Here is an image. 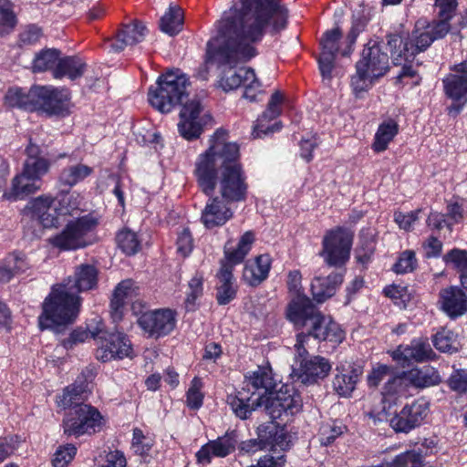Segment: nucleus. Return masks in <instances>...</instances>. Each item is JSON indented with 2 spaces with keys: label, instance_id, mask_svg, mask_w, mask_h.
Listing matches in <instances>:
<instances>
[{
  "label": "nucleus",
  "instance_id": "obj_1",
  "mask_svg": "<svg viewBox=\"0 0 467 467\" xmlns=\"http://www.w3.org/2000/svg\"><path fill=\"white\" fill-rule=\"evenodd\" d=\"M287 19L279 0H241L240 7H231L216 22L217 35L207 43V62L233 67L253 59L264 37L285 29Z\"/></svg>",
  "mask_w": 467,
  "mask_h": 467
},
{
  "label": "nucleus",
  "instance_id": "obj_2",
  "mask_svg": "<svg viewBox=\"0 0 467 467\" xmlns=\"http://www.w3.org/2000/svg\"><path fill=\"white\" fill-rule=\"evenodd\" d=\"M188 78L180 69L168 70L149 88L148 101L161 114L180 109L179 117H198L204 107L198 98H188Z\"/></svg>",
  "mask_w": 467,
  "mask_h": 467
},
{
  "label": "nucleus",
  "instance_id": "obj_3",
  "mask_svg": "<svg viewBox=\"0 0 467 467\" xmlns=\"http://www.w3.org/2000/svg\"><path fill=\"white\" fill-rule=\"evenodd\" d=\"M240 157L239 146L227 140V132L217 130L210 140L208 150L200 154L195 162L194 174L203 192L210 195L213 192L218 178V167L221 171L224 166Z\"/></svg>",
  "mask_w": 467,
  "mask_h": 467
},
{
  "label": "nucleus",
  "instance_id": "obj_4",
  "mask_svg": "<svg viewBox=\"0 0 467 467\" xmlns=\"http://www.w3.org/2000/svg\"><path fill=\"white\" fill-rule=\"evenodd\" d=\"M289 321L305 327L313 338L319 341L340 343L345 333L330 317L322 315L308 297H298L289 303L286 310Z\"/></svg>",
  "mask_w": 467,
  "mask_h": 467
},
{
  "label": "nucleus",
  "instance_id": "obj_5",
  "mask_svg": "<svg viewBox=\"0 0 467 467\" xmlns=\"http://www.w3.org/2000/svg\"><path fill=\"white\" fill-rule=\"evenodd\" d=\"M274 385L271 368L260 366L245 376L244 387L241 390L227 396V404L236 417L246 420L254 410L263 407Z\"/></svg>",
  "mask_w": 467,
  "mask_h": 467
},
{
  "label": "nucleus",
  "instance_id": "obj_6",
  "mask_svg": "<svg viewBox=\"0 0 467 467\" xmlns=\"http://www.w3.org/2000/svg\"><path fill=\"white\" fill-rule=\"evenodd\" d=\"M80 306V297L65 286L56 285L42 304V314L38 317L41 329H57L75 321Z\"/></svg>",
  "mask_w": 467,
  "mask_h": 467
},
{
  "label": "nucleus",
  "instance_id": "obj_7",
  "mask_svg": "<svg viewBox=\"0 0 467 467\" xmlns=\"http://www.w3.org/2000/svg\"><path fill=\"white\" fill-rule=\"evenodd\" d=\"M255 241L254 232H245L239 239L236 245L228 241L224 246V261L217 275L219 286L217 288V301L220 305H226L231 302L236 295L234 279L233 275L234 266L244 261L250 252Z\"/></svg>",
  "mask_w": 467,
  "mask_h": 467
},
{
  "label": "nucleus",
  "instance_id": "obj_8",
  "mask_svg": "<svg viewBox=\"0 0 467 467\" xmlns=\"http://www.w3.org/2000/svg\"><path fill=\"white\" fill-rule=\"evenodd\" d=\"M56 197L42 194L31 199L22 211V223L26 233L31 237H39L44 229L60 224Z\"/></svg>",
  "mask_w": 467,
  "mask_h": 467
},
{
  "label": "nucleus",
  "instance_id": "obj_9",
  "mask_svg": "<svg viewBox=\"0 0 467 467\" xmlns=\"http://www.w3.org/2000/svg\"><path fill=\"white\" fill-rule=\"evenodd\" d=\"M425 27L424 23L418 22L411 35L407 38L399 35L389 36L388 45L394 64H402L403 60L410 62L418 53L431 46L434 39Z\"/></svg>",
  "mask_w": 467,
  "mask_h": 467
},
{
  "label": "nucleus",
  "instance_id": "obj_10",
  "mask_svg": "<svg viewBox=\"0 0 467 467\" xmlns=\"http://www.w3.org/2000/svg\"><path fill=\"white\" fill-rule=\"evenodd\" d=\"M357 34L351 30L346 40H342L341 30L336 26L324 33L320 39L321 53L318 57L319 69L324 78H331L336 55L348 56L351 46L355 43Z\"/></svg>",
  "mask_w": 467,
  "mask_h": 467
},
{
  "label": "nucleus",
  "instance_id": "obj_11",
  "mask_svg": "<svg viewBox=\"0 0 467 467\" xmlns=\"http://www.w3.org/2000/svg\"><path fill=\"white\" fill-rule=\"evenodd\" d=\"M104 419L100 412L90 405L77 406L63 420V431L67 436L80 437L100 431Z\"/></svg>",
  "mask_w": 467,
  "mask_h": 467
},
{
  "label": "nucleus",
  "instance_id": "obj_12",
  "mask_svg": "<svg viewBox=\"0 0 467 467\" xmlns=\"http://www.w3.org/2000/svg\"><path fill=\"white\" fill-rule=\"evenodd\" d=\"M352 242L353 234L349 230L343 227L329 230L323 237L320 255L329 265H343L349 259Z\"/></svg>",
  "mask_w": 467,
  "mask_h": 467
},
{
  "label": "nucleus",
  "instance_id": "obj_13",
  "mask_svg": "<svg viewBox=\"0 0 467 467\" xmlns=\"http://www.w3.org/2000/svg\"><path fill=\"white\" fill-rule=\"evenodd\" d=\"M97 225L90 216H84L67 223L64 230L54 236L51 244L63 250H73L87 246L91 243L89 234Z\"/></svg>",
  "mask_w": 467,
  "mask_h": 467
},
{
  "label": "nucleus",
  "instance_id": "obj_14",
  "mask_svg": "<svg viewBox=\"0 0 467 467\" xmlns=\"http://www.w3.org/2000/svg\"><path fill=\"white\" fill-rule=\"evenodd\" d=\"M92 337L98 346L96 357L102 362L115 358H131L134 356L130 340L122 333H107L100 330L93 332Z\"/></svg>",
  "mask_w": 467,
  "mask_h": 467
},
{
  "label": "nucleus",
  "instance_id": "obj_15",
  "mask_svg": "<svg viewBox=\"0 0 467 467\" xmlns=\"http://www.w3.org/2000/svg\"><path fill=\"white\" fill-rule=\"evenodd\" d=\"M246 176L239 159L229 161L221 171L219 192L227 202L244 201L247 192Z\"/></svg>",
  "mask_w": 467,
  "mask_h": 467
},
{
  "label": "nucleus",
  "instance_id": "obj_16",
  "mask_svg": "<svg viewBox=\"0 0 467 467\" xmlns=\"http://www.w3.org/2000/svg\"><path fill=\"white\" fill-rule=\"evenodd\" d=\"M442 83L446 96L451 99L449 114H460L467 103V62L453 66Z\"/></svg>",
  "mask_w": 467,
  "mask_h": 467
},
{
  "label": "nucleus",
  "instance_id": "obj_17",
  "mask_svg": "<svg viewBox=\"0 0 467 467\" xmlns=\"http://www.w3.org/2000/svg\"><path fill=\"white\" fill-rule=\"evenodd\" d=\"M430 404L424 399H418L410 405H406L399 412L387 420L396 432H409L419 427L427 418Z\"/></svg>",
  "mask_w": 467,
  "mask_h": 467
},
{
  "label": "nucleus",
  "instance_id": "obj_18",
  "mask_svg": "<svg viewBox=\"0 0 467 467\" xmlns=\"http://www.w3.org/2000/svg\"><path fill=\"white\" fill-rule=\"evenodd\" d=\"M265 410L273 420L282 418L284 415H294L301 410L302 399L298 393L295 391L271 392L265 399L263 403Z\"/></svg>",
  "mask_w": 467,
  "mask_h": 467
},
{
  "label": "nucleus",
  "instance_id": "obj_19",
  "mask_svg": "<svg viewBox=\"0 0 467 467\" xmlns=\"http://www.w3.org/2000/svg\"><path fill=\"white\" fill-rule=\"evenodd\" d=\"M220 86L224 90H232L243 86L244 98L254 101L261 93V83L254 70L251 67H241L236 71H229L220 80Z\"/></svg>",
  "mask_w": 467,
  "mask_h": 467
},
{
  "label": "nucleus",
  "instance_id": "obj_20",
  "mask_svg": "<svg viewBox=\"0 0 467 467\" xmlns=\"http://www.w3.org/2000/svg\"><path fill=\"white\" fill-rule=\"evenodd\" d=\"M33 98H37L36 104L46 112L58 114L66 109L70 100L67 88H58L51 86H36L30 89Z\"/></svg>",
  "mask_w": 467,
  "mask_h": 467
},
{
  "label": "nucleus",
  "instance_id": "obj_21",
  "mask_svg": "<svg viewBox=\"0 0 467 467\" xmlns=\"http://www.w3.org/2000/svg\"><path fill=\"white\" fill-rule=\"evenodd\" d=\"M140 327L150 337H159L171 333L175 327V316L170 309H158L143 313L139 317Z\"/></svg>",
  "mask_w": 467,
  "mask_h": 467
},
{
  "label": "nucleus",
  "instance_id": "obj_22",
  "mask_svg": "<svg viewBox=\"0 0 467 467\" xmlns=\"http://www.w3.org/2000/svg\"><path fill=\"white\" fill-rule=\"evenodd\" d=\"M389 57L376 42H368L362 51L356 69L364 70L375 78L384 76L389 70Z\"/></svg>",
  "mask_w": 467,
  "mask_h": 467
},
{
  "label": "nucleus",
  "instance_id": "obj_23",
  "mask_svg": "<svg viewBox=\"0 0 467 467\" xmlns=\"http://www.w3.org/2000/svg\"><path fill=\"white\" fill-rule=\"evenodd\" d=\"M409 384L405 377L401 373L399 376L392 377L385 383L381 395H382V410L379 413V420H388L391 416V409L398 401L409 396Z\"/></svg>",
  "mask_w": 467,
  "mask_h": 467
},
{
  "label": "nucleus",
  "instance_id": "obj_24",
  "mask_svg": "<svg viewBox=\"0 0 467 467\" xmlns=\"http://www.w3.org/2000/svg\"><path fill=\"white\" fill-rule=\"evenodd\" d=\"M237 442V436L234 432L226 433L202 446L195 454L196 461L199 464L206 465L213 457H226L234 451Z\"/></svg>",
  "mask_w": 467,
  "mask_h": 467
},
{
  "label": "nucleus",
  "instance_id": "obj_25",
  "mask_svg": "<svg viewBox=\"0 0 467 467\" xmlns=\"http://www.w3.org/2000/svg\"><path fill=\"white\" fill-rule=\"evenodd\" d=\"M438 305L451 318H456L467 312V293L461 287L451 285L439 293Z\"/></svg>",
  "mask_w": 467,
  "mask_h": 467
},
{
  "label": "nucleus",
  "instance_id": "obj_26",
  "mask_svg": "<svg viewBox=\"0 0 467 467\" xmlns=\"http://www.w3.org/2000/svg\"><path fill=\"white\" fill-rule=\"evenodd\" d=\"M433 355L430 344L421 338L413 339L409 345H400L390 353L393 360L403 367L411 361H425Z\"/></svg>",
  "mask_w": 467,
  "mask_h": 467
},
{
  "label": "nucleus",
  "instance_id": "obj_27",
  "mask_svg": "<svg viewBox=\"0 0 467 467\" xmlns=\"http://www.w3.org/2000/svg\"><path fill=\"white\" fill-rule=\"evenodd\" d=\"M99 271L89 264L76 266L74 274L68 276L61 285L74 295L91 290L97 286Z\"/></svg>",
  "mask_w": 467,
  "mask_h": 467
},
{
  "label": "nucleus",
  "instance_id": "obj_28",
  "mask_svg": "<svg viewBox=\"0 0 467 467\" xmlns=\"http://www.w3.org/2000/svg\"><path fill=\"white\" fill-rule=\"evenodd\" d=\"M331 369L329 361L320 356L309 359L302 358L298 368L293 369V376L304 384H312L317 379L326 378Z\"/></svg>",
  "mask_w": 467,
  "mask_h": 467
},
{
  "label": "nucleus",
  "instance_id": "obj_29",
  "mask_svg": "<svg viewBox=\"0 0 467 467\" xmlns=\"http://www.w3.org/2000/svg\"><path fill=\"white\" fill-rule=\"evenodd\" d=\"M148 33L144 24L139 21L124 25L113 39L109 40V48L113 52H121L142 42Z\"/></svg>",
  "mask_w": 467,
  "mask_h": 467
},
{
  "label": "nucleus",
  "instance_id": "obj_30",
  "mask_svg": "<svg viewBox=\"0 0 467 467\" xmlns=\"http://www.w3.org/2000/svg\"><path fill=\"white\" fill-rule=\"evenodd\" d=\"M464 219V209L458 202H449L446 213L431 212L426 221L427 226L431 230L441 231L447 228L451 233L452 226L460 223Z\"/></svg>",
  "mask_w": 467,
  "mask_h": 467
},
{
  "label": "nucleus",
  "instance_id": "obj_31",
  "mask_svg": "<svg viewBox=\"0 0 467 467\" xmlns=\"http://www.w3.org/2000/svg\"><path fill=\"white\" fill-rule=\"evenodd\" d=\"M31 267L24 253L16 251L8 254L0 261V284H6L15 276L26 274Z\"/></svg>",
  "mask_w": 467,
  "mask_h": 467
},
{
  "label": "nucleus",
  "instance_id": "obj_32",
  "mask_svg": "<svg viewBox=\"0 0 467 467\" xmlns=\"http://www.w3.org/2000/svg\"><path fill=\"white\" fill-rule=\"evenodd\" d=\"M233 217L232 210L218 197L209 200L202 213V223L208 229L225 224Z\"/></svg>",
  "mask_w": 467,
  "mask_h": 467
},
{
  "label": "nucleus",
  "instance_id": "obj_33",
  "mask_svg": "<svg viewBox=\"0 0 467 467\" xmlns=\"http://www.w3.org/2000/svg\"><path fill=\"white\" fill-rule=\"evenodd\" d=\"M41 187L42 181H39L22 170V171L13 179L10 191L5 192L3 196L7 200H22L36 192Z\"/></svg>",
  "mask_w": 467,
  "mask_h": 467
},
{
  "label": "nucleus",
  "instance_id": "obj_34",
  "mask_svg": "<svg viewBox=\"0 0 467 467\" xmlns=\"http://www.w3.org/2000/svg\"><path fill=\"white\" fill-rule=\"evenodd\" d=\"M336 370L337 374L333 380L335 391L342 397H349L361 374L360 368L346 363L337 367Z\"/></svg>",
  "mask_w": 467,
  "mask_h": 467
},
{
  "label": "nucleus",
  "instance_id": "obj_35",
  "mask_svg": "<svg viewBox=\"0 0 467 467\" xmlns=\"http://www.w3.org/2000/svg\"><path fill=\"white\" fill-rule=\"evenodd\" d=\"M269 254H260L253 261H248L244 268L243 279L251 286H256L265 281L271 268Z\"/></svg>",
  "mask_w": 467,
  "mask_h": 467
},
{
  "label": "nucleus",
  "instance_id": "obj_36",
  "mask_svg": "<svg viewBox=\"0 0 467 467\" xmlns=\"http://www.w3.org/2000/svg\"><path fill=\"white\" fill-rule=\"evenodd\" d=\"M137 296L138 287L131 280L120 282L114 291L110 303L112 317L115 320L120 319L126 305L132 303Z\"/></svg>",
  "mask_w": 467,
  "mask_h": 467
},
{
  "label": "nucleus",
  "instance_id": "obj_37",
  "mask_svg": "<svg viewBox=\"0 0 467 467\" xmlns=\"http://www.w3.org/2000/svg\"><path fill=\"white\" fill-rule=\"evenodd\" d=\"M342 281L343 275L340 273H333L327 277H316L311 284L314 299L317 303H323L335 294Z\"/></svg>",
  "mask_w": 467,
  "mask_h": 467
},
{
  "label": "nucleus",
  "instance_id": "obj_38",
  "mask_svg": "<svg viewBox=\"0 0 467 467\" xmlns=\"http://www.w3.org/2000/svg\"><path fill=\"white\" fill-rule=\"evenodd\" d=\"M409 386L427 388L441 381L439 372L431 366L414 368L402 373Z\"/></svg>",
  "mask_w": 467,
  "mask_h": 467
},
{
  "label": "nucleus",
  "instance_id": "obj_39",
  "mask_svg": "<svg viewBox=\"0 0 467 467\" xmlns=\"http://www.w3.org/2000/svg\"><path fill=\"white\" fill-rule=\"evenodd\" d=\"M86 64L78 57H59L57 67L54 70V78L60 79L67 77L71 80L80 78Z\"/></svg>",
  "mask_w": 467,
  "mask_h": 467
},
{
  "label": "nucleus",
  "instance_id": "obj_40",
  "mask_svg": "<svg viewBox=\"0 0 467 467\" xmlns=\"http://www.w3.org/2000/svg\"><path fill=\"white\" fill-rule=\"evenodd\" d=\"M398 131L399 126L393 119L384 121L375 133L372 150L378 153L386 150Z\"/></svg>",
  "mask_w": 467,
  "mask_h": 467
},
{
  "label": "nucleus",
  "instance_id": "obj_41",
  "mask_svg": "<svg viewBox=\"0 0 467 467\" xmlns=\"http://www.w3.org/2000/svg\"><path fill=\"white\" fill-rule=\"evenodd\" d=\"M183 14L179 6L171 5L161 18V30L170 36L177 35L182 29Z\"/></svg>",
  "mask_w": 467,
  "mask_h": 467
},
{
  "label": "nucleus",
  "instance_id": "obj_42",
  "mask_svg": "<svg viewBox=\"0 0 467 467\" xmlns=\"http://www.w3.org/2000/svg\"><path fill=\"white\" fill-rule=\"evenodd\" d=\"M60 52L57 49L47 48L37 53L33 60L32 68L34 72L51 71L54 77V70L57 67Z\"/></svg>",
  "mask_w": 467,
  "mask_h": 467
},
{
  "label": "nucleus",
  "instance_id": "obj_43",
  "mask_svg": "<svg viewBox=\"0 0 467 467\" xmlns=\"http://www.w3.org/2000/svg\"><path fill=\"white\" fill-rule=\"evenodd\" d=\"M5 103L12 108H21L31 109L36 106L37 98H33L30 90L26 93L25 89L20 88H11L5 94Z\"/></svg>",
  "mask_w": 467,
  "mask_h": 467
},
{
  "label": "nucleus",
  "instance_id": "obj_44",
  "mask_svg": "<svg viewBox=\"0 0 467 467\" xmlns=\"http://www.w3.org/2000/svg\"><path fill=\"white\" fill-rule=\"evenodd\" d=\"M93 169L86 164L78 163L65 168L59 176V181L68 186H74L88 177Z\"/></svg>",
  "mask_w": 467,
  "mask_h": 467
},
{
  "label": "nucleus",
  "instance_id": "obj_45",
  "mask_svg": "<svg viewBox=\"0 0 467 467\" xmlns=\"http://www.w3.org/2000/svg\"><path fill=\"white\" fill-rule=\"evenodd\" d=\"M292 106L286 96L279 91H275L268 101L267 112L270 117H278L281 115H291Z\"/></svg>",
  "mask_w": 467,
  "mask_h": 467
},
{
  "label": "nucleus",
  "instance_id": "obj_46",
  "mask_svg": "<svg viewBox=\"0 0 467 467\" xmlns=\"http://www.w3.org/2000/svg\"><path fill=\"white\" fill-rule=\"evenodd\" d=\"M16 23L12 3L8 0H0V36L10 34Z\"/></svg>",
  "mask_w": 467,
  "mask_h": 467
},
{
  "label": "nucleus",
  "instance_id": "obj_47",
  "mask_svg": "<svg viewBox=\"0 0 467 467\" xmlns=\"http://www.w3.org/2000/svg\"><path fill=\"white\" fill-rule=\"evenodd\" d=\"M434 347L441 351L447 353H453L458 350V341L456 335L446 328H441L438 331L432 339Z\"/></svg>",
  "mask_w": 467,
  "mask_h": 467
},
{
  "label": "nucleus",
  "instance_id": "obj_48",
  "mask_svg": "<svg viewBox=\"0 0 467 467\" xmlns=\"http://www.w3.org/2000/svg\"><path fill=\"white\" fill-rule=\"evenodd\" d=\"M283 125L279 119H257L253 127L252 137L262 139L281 130Z\"/></svg>",
  "mask_w": 467,
  "mask_h": 467
},
{
  "label": "nucleus",
  "instance_id": "obj_49",
  "mask_svg": "<svg viewBox=\"0 0 467 467\" xmlns=\"http://www.w3.org/2000/svg\"><path fill=\"white\" fill-rule=\"evenodd\" d=\"M85 398L86 395L67 386L64 389L62 394L57 396L56 402L57 406L63 410L68 408L74 410L77 406L85 405L83 403Z\"/></svg>",
  "mask_w": 467,
  "mask_h": 467
},
{
  "label": "nucleus",
  "instance_id": "obj_50",
  "mask_svg": "<svg viewBox=\"0 0 467 467\" xmlns=\"http://www.w3.org/2000/svg\"><path fill=\"white\" fill-rule=\"evenodd\" d=\"M202 381L200 378H193L186 392V405L191 410H199L203 403Z\"/></svg>",
  "mask_w": 467,
  "mask_h": 467
},
{
  "label": "nucleus",
  "instance_id": "obj_51",
  "mask_svg": "<svg viewBox=\"0 0 467 467\" xmlns=\"http://www.w3.org/2000/svg\"><path fill=\"white\" fill-rule=\"evenodd\" d=\"M118 246L128 255L135 254L140 248V242L134 232L122 230L117 235Z\"/></svg>",
  "mask_w": 467,
  "mask_h": 467
},
{
  "label": "nucleus",
  "instance_id": "obj_52",
  "mask_svg": "<svg viewBox=\"0 0 467 467\" xmlns=\"http://www.w3.org/2000/svg\"><path fill=\"white\" fill-rule=\"evenodd\" d=\"M346 427L336 421L323 424L319 429V441L324 446L331 444L337 437L343 434Z\"/></svg>",
  "mask_w": 467,
  "mask_h": 467
},
{
  "label": "nucleus",
  "instance_id": "obj_53",
  "mask_svg": "<svg viewBox=\"0 0 467 467\" xmlns=\"http://www.w3.org/2000/svg\"><path fill=\"white\" fill-rule=\"evenodd\" d=\"M58 202L57 212L61 215L70 214L71 212L78 210L81 203L80 194L77 192H67L57 198Z\"/></svg>",
  "mask_w": 467,
  "mask_h": 467
},
{
  "label": "nucleus",
  "instance_id": "obj_54",
  "mask_svg": "<svg viewBox=\"0 0 467 467\" xmlns=\"http://www.w3.org/2000/svg\"><path fill=\"white\" fill-rule=\"evenodd\" d=\"M49 167L50 163L45 158H26L23 170L41 181V178L47 173Z\"/></svg>",
  "mask_w": 467,
  "mask_h": 467
},
{
  "label": "nucleus",
  "instance_id": "obj_55",
  "mask_svg": "<svg viewBox=\"0 0 467 467\" xmlns=\"http://www.w3.org/2000/svg\"><path fill=\"white\" fill-rule=\"evenodd\" d=\"M376 79L364 70L356 69V74L351 78V88L357 98H361Z\"/></svg>",
  "mask_w": 467,
  "mask_h": 467
},
{
  "label": "nucleus",
  "instance_id": "obj_56",
  "mask_svg": "<svg viewBox=\"0 0 467 467\" xmlns=\"http://www.w3.org/2000/svg\"><path fill=\"white\" fill-rule=\"evenodd\" d=\"M180 134L186 140L198 138L202 132V124L200 119H182L178 123Z\"/></svg>",
  "mask_w": 467,
  "mask_h": 467
},
{
  "label": "nucleus",
  "instance_id": "obj_57",
  "mask_svg": "<svg viewBox=\"0 0 467 467\" xmlns=\"http://www.w3.org/2000/svg\"><path fill=\"white\" fill-rule=\"evenodd\" d=\"M97 464L98 467H126L127 461L123 452L116 450L100 453Z\"/></svg>",
  "mask_w": 467,
  "mask_h": 467
},
{
  "label": "nucleus",
  "instance_id": "obj_58",
  "mask_svg": "<svg viewBox=\"0 0 467 467\" xmlns=\"http://www.w3.org/2000/svg\"><path fill=\"white\" fill-rule=\"evenodd\" d=\"M388 467H423L422 457L415 451H408L398 455Z\"/></svg>",
  "mask_w": 467,
  "mask_h": 467
},
{
  "label": "nucleus",
  "instance_id": "obj_59",
  "mask_svg": "<svg viewBox=\"0 0 467 467\" xmlns=\"http://www.w3.org/2000/svg\"><path fill=\"white\" fill-rule=\"evenodd\" d=\"M417 266V259L412 250H406L400 254L393 270L397 274H406L412 272Z\"/></svg>",
  "mask_w": 467,
  "mask_h": 467
},
{
  "label": "nucleus",
  "instance_id": "obj_60",
  "mask_svg": "<svg viewBox=\"0 0 467 467\" xmlns=\"http://www.w3.org/2000/svg\"><path fill=\"white\" fill-rule=\"evenodd\" d=\"M77 453V448L73 444H66L57 448L54 454V467H67Z\"/></svg>",
  "mask_w": 467,
  "mask_h": 467
},
{
  "label": "nucleus",
  "instance_id": "obj_61",
  "mask_svg": "<svg viewBox=\"0 0 467 467\" xmlns=\"http://www.w3.org/2000/svg\"><path fill=\"white\" fill-rule=\"evenodd\" d=\"M290 442L289 435L282 429L275 431V432L269 437L267 445L271 451L276 452L278 451H284L287 450L290 447Z\"/></svg>",
  "mask_w": 467,
  "mask_h": 467
},
{
  "label": "nucleus",
  "instance_id": "obj_62",
  "mask_svg": "<svg viewBox=\"0 0 467 467\" xmlns=\"http://www.w3.org/2000/svg\"><path fill=\"white\" fill-rule=\"evenodd\" d=\"M444 261L462 273L467 272V251L465 250L452 249L444 256Z\"/></svg>",
  "mask_w": 467,
  "mask_h": 467
},
{
  "label": "nucleus",
  "instance_id": "obj_63",
  "mask_svg": "<svg viewBox=\"0 0 467 467\" xmlns=\"http://www.w3.org/2000/svg\"><path fill=\"white\" fill-rule=\"evenodd\" d=\"M177 253L182 257L188 256L193 249V239L189 229H182L176 240Z\"/></svg>",
  "mask_w": 467,
  "mask_h": 467
},
{
  "label": "nucleus",
  "instance_id": "obj_64",
  "mask_svg": "<svg viewBox=\"0 0 467 467\" xmlns=\"http://www.w3.org/2000/svg\"><path fill=\"white\" fill-rule=\"evenodd\" d=\"M450 388L459 393H467V369L454 371L449 379Z\"/></svg>",
  "mask_w": 467,
  "mask_h": 467
}]
</instances>
